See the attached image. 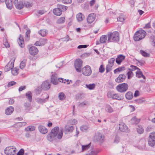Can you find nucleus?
<instances>
[{"label":"nucleus","instance_id":"1","mask_svg":"<svg viewBox=\"0 0 155 155\" xmlns=\"http://www.w3.org/2000/svg\"><path fill=\"white\" fill-rule=\"evenodd\" d=\"M59 128L58 127H56L52 129L51 132L47 136V139L50 142L54 140H56L57 138L58 139H61L62 137L63 132H60L58 135Z\"/></svg>","mask_w":155,"mask_h":155},{"label":"nucleus","instance_id":"2","mask_svg":"<svg viewBox=\"0 0 155 155\" xmlns=\"http://www.w3.org/2000/svg\"><path fill=\"white\" fill-rule=\"evenodd\" d=\"M108 37L107 42H117L119 41V33L117 31L113 32H109L107 34Z\"/></svg>","mask_w":155,"mask_h":155},{"label":"nucleus","instance_id":"3","mask_svg":"<svg viewBox=\"0 0 155 155\" xmlns=\"http://www.w3.org/2000/svg\"><path fill=\"white\" fill-rule=\"evenodd\" d=\"M146 35V31L141 30L136 31L134 35V40L136 41H139L144 38Z\"/></svg>","mask_w":155,"mask_h":155},{"label":"nucleus","instance_id":"4","mask_svg":"<svg viewBox=\"0 0 155 155\" xmlns=\"http://www.w3.org/2000/svg\"><path fill=\"white\" fill-rule=\"evenodd\" d=\"M128 87L129 86L127 84L123 83L118 84L116 87V89L118 92L124 93L127 91Z\"/></svg>","mask_w":155,"mask_h":155},{"label":"nucleus","instance_id":"5","mask_svg":"<svg viewBox=\"0 0 155 155\" xmlns=\"http://www.w3.org/2000/svg\"><path fill=\"white\" fill-rule=\"evenodd\" d=\"M94 140L95 142H99L102 143L104 142L105 140V137L99 132L97 133L94 137Z\"/></svg>","mask_w":155,"mask_h":155},{"label":"nucleus","instance_id":"6","mask_svg":"<svg viewBox=\"0 0 155 155\" xmlns=\"http://www.w3.org/2000/svg\"><path fill=\"white\" fill-rule=\"evenodd\" d=\"M16 150L15 147H8L5 149L4 153L7 155H14L15 153Z\"/></svg>","mask_w":155,"mask_h":155},{"label":"nucleus","instance_id":"7","mask_svg":"<svg viewBox=\"0 0 155 155\" xmlns=\"http://www.w3.org/2000/svg\"><path fill=\"white\" fill-rule=\"evenodd\" d=\"M82 63L83 61L80 59H76L74 61V67L76 71L78 72H80L81 71Z\"/></svg>","mask_w":155,"mask_h":155},{"label":"nucleus","instance_id":"8","mask_svg":"<svg viewBox=\"0 0 155 155\" xmlns=\"http://www.w3.org/2000/svg\"><path fill=\"white\" fill-rule=\"evenodd\" d=\"M81 71L84 75L87 76H90L92 73L91 68L89 65H86L82 69Z\"/></svg>","mask_w":155,"mask_h":155},{"label":"nucleus","instance_id":"9","mask_svg":"<svg viewBox=\"0 0 155 155\" xmlns=\"http://www.w3.org/2000/svg\"><path fill=\"white\" fill-rule=\"evenodd\" d=\"M12 59L7 64L5 67L4 70L5 71H8L13 68L14 66V62L15 59Z\"/></svg>","mask_w":155,"mask_h":155},{"label":"nucleus","instance_id":"10","mask_svg":"<svg viewBox=\"0 0 155 155\" xmlns=\"http://www.w3.org/2000/svg\"><path fill=\"white\" fill-rule=\"evenodd\" d=\"M96 17V15L94 13L89 14L87 18V21L88 24H91L95 20Z\"/></svg>","mask_w":155,"mask_h":155},{"label":"nucleus","instance_id":"11","mask_svg":"<svg viewBox=\"0 0 155 155\" xmlns=\"http://www.w3.org/2000/svg\"><path fill=\"white\" fill-rule=\"evenodd\" d=\"M50 82L48 81H46L43 82L41 85V87L44 90H48L51 87Z\"/></svg>","mask_w":155,"mask_h":155},{"label":"nucleus","instance_id":"12","mask_svg":"<svg viewBox=\"0 0 155 155\" xmlns=\"http://www.w3.org/2000/svg\"><path fill=\"white\" fill-rule=\"evenodd\" d=\"M30 54L32 56L37 54L38 52V48L35 46H32L28 48Z\"/></svg>","mask_w":155,"mask_h":155},{"label":"nucleus","instance_id":"13","mask_svg":"<svg viewBox=\"0 0 155 155\" xmlns=\"http://www.w3.org/2000/svg\"><path fill=\"white\" fill-rule=\"evenodd\" d=\"M60 79L59 78H58L57 74H54L52 75L51 80L53 84L56 85L58 84V81H59Z\"/></svg>","mask_w":155,"mask_h":155},{"label":"nucleus","instance_id":"14","mask_svg":"<svg viewBox=\"0 0 155 155\" xmlns=\"http://www.w3.org/2000/svg\"><path fill=\"white\" fill-rule=\"evenodd\" d=\"M119 129L120 130L124 132H128L129 130L126 124L123 123L119 124Z\"/></svg>","mask_w":155,"mask_h":155},{"label":"nucleus","instance_id":"15","mask_svg":"<svg viewBox=\"0 0 155 155\" xmlns=\"http://www.w3.org/2000/svg\"><path fill=\"white\" fill-rule=\"evenodd\" d=\"M126 78V76L124 74H120L115 79V81L117 83H120L124 81Z\"/></svg>","mask_w":155,"mask_h":155},{"label":"nucleus","instance_id":"16","mask_svg":"<svg viewBox=\"0 0 155 155\" xmlns=\"http://www.w3.org/2000/svg\"><path fill=\"white\" fill-rule=\"evenodd\" d=\"M74 127L68 125H66L64 127V132L66 134H69L71 133L74 130Z\"/></svg>","mask_w":155,"mask_h":155},{"label":"nucleus","instance_id":"17","mask_svg":"<svg viewBox=\"0 0 155 155\" xmlns=\"http://www.w3.org/2000/svg\"><path fill=\"white\" fill-rule=\"evenodd\" d=\"M125 56L122 55L120 54L118 56L116 59V61L118 64H120L121 62L125 59Z\"/></svg>","mask_w":155,"mask_h":155},{"label":"nucleus","instance_id":"18","mask_svg":"<svg viewBox=\"0 0 155 155\" xmlns=\"http://www.w3.org/2000/svg\"><path fill=\"white\" fill-rule=\"evenodd\" d=\"M18 43L19 46L21 48H23L24 47V41L23 36L20 35V37L18 40Z\"/></svg>","mask_w":155,"mask_h":155},{"label":"nucleus","instance_id":"19","mask_svg":"<svg viewBox=\"0 0 155 155\" xmlns=\"http://www.w3.org/2000/svg\"><path fill=\"white\" fill-rule=\"evenodd\" d=\"M38 129L40 132L42 134H45L48 132L47 129L42 125L39 126L38 127Z\"/></svg>","mask_w":155,"mask_h":155},{"label":"nucleus","instance_id":"20","mask_svg":"<svg viewBox=\"0 0 155 155\" xmlns=\"http://www.w3.org/2000/svg\"><path fill=\"white\" fill-rule=\"evenodd\" d=\"M14 110L13 107L10 106L5 110V113L7 115H10L13 112Z\"/></svg>","mask_w":155,"mask_h":155},{"label":"nucleus","instance_id":"21","mask_svg":"<svg viewBox=\"0 0 155 155\" xmlns=\"http://www.w3.org/2000/svg\"><path fill=\"white\" fill-rule=\"evenodd\" d=\"M57 7L58 8L61 12H64L66 11L68 9V7L62 5L61 4H58L57 5Z\"/></svg>","mask_w":155,"mask_h":155},{"label":"nucleus","instance_id":"22","mask_svg":"<svg viewBox=\"0 0 155 155\" xmlns=\"http://www.w3.org/2000/svg\"><path fill=\"white\" fill-rule=\"evenodd\" d=\"M112 97L113 99H116L118 100H120L123 99V96L118 94H113Z\"/></svg>","mask_w":155,"mask_h":155},{"label":"nucleus","instance_id":"23","mask_svg":"<svg viewBox=\"0 0 155 155\" xmlns=\"http://www.w3.org/2000/svg\"><path fill=\"white\" fill-rule=\"evenodd\" d=\"M46 98L45 99H41V98H37L36 99L37 102L38 103H43L46 102L47 99L48 98L49 96L48 94H46Z\"/></svg>","mask_w":155,"mask_h":155},{"label":"nucleus","instance_id":"24","mask_svg":"<svg viewBox=\"0 0 155 155\" xmlns=\"http://www.w3.org/2000/svg\"><path fill=\"white\" fill-rule=\"evenodd\" d=\"M125 97L127 99L131 100L133 97V94L132 92L128 91L125 94Z\"/></svg>","mask_w":155,"mask_h":155},{"label":"nucleus","instance_id":"25","mask_svg":"<svg viewBox=\"0 0 155 155\" xmlns=\"http://www.w3.org/2000/svg\"><path fill=\"white\" fill-rule=\"evenodd\" d=\"M53 12L54 14L57 16H60L62 13L58 7L56 8H54L53 10Z\"/></svg>","mask_w":155,"mask_h":155},{"label":"nucleus","instance_id":"26","mask_svg":"<svg viewBox=\"0 0 155 155\" xmlns=\"http://www.w3.org/2000/svg\"><path fill=\"white\" fill-rule=\"evenodd\" d=\"M136 76L138 78H140L142 77L143 78L145 79V77L143 74L142 72L140 71V70L137 71L136 73Z\"/></svg>","mask_w":155,"mask_h":155},{"label":"nucleus","instance_id":"27","mask_svg":"<svg viewBox=\"0 0 155 155\" xmlns=\"http://www.w3.org/2000/svg\"><path fill=\"white\" fill-rule=\"evenodd\" d=\"M107 35H102L100 38V43L102 44L105 43L107 41Z\"/></svg>","mask_w":155,"mask_h":155},{"label":"nucleus","instance_id":"28","mask_svg":"<svg viewBox=\"0 0 155 155\" xmlns=\"http://www.w3.org/2000/svg\"><path fill=\"white\" fill-rule=\"evenodd\" d=\"M76 18L78 21H81L83 20L84 18V16L82 13H79L77 15Z\"/></svg>","mask_w":155,"mask_h":155},{"label":"nucleus","instance_id":"29","mask_svg":"<svg viewBox=\"0 0 155 155\" xmlns=\"http://www.w3.org/2000/svg\"><path fill=\"white\" fill-rule=\"evenodd\" d=\"M26 97L28 99L29 101L31 102L32 100V94L30 91H28L25 94Z\"/></svg>","mask_w":155,"mask_h":155},{"label":"nucleus","instance_id":"30","mask_svg":"<svg viewBox=\"0 0 155 155\" xmlns=\"http://www.w3.org/2000/svg\"><path fill=\"white\" fill-rule=\"evenodd\" d=\"M24 106L25 110H26L27 112H28L30 110L31 106L30 104L28 102H26L24 104Z\"/></svg>","mask_w":155,"mask_h":155},{"label":"nucleus","instance_id":"31","mask_svg":"<svg viewBox=\"0 0 155 155\" xmlns=\"http://www.w3.org/2000/svg\"><path fill=\"white\" fill-rule=\"evenodd\" d=\"M148 143L150 146L153 147L155 143V140L149 137L148 139Z\"/></svg>","mask_w":155,"mask_h":155},{"label":"nucleus","instance_id":"32","mask_svg":"<svg viewBox=\"0 0 155 155\" xmlns=\"http://www.w3.org/2000/svg\"><path fill=\"white\" fill-rule=\"evenodd\" d=\"M125 67L124 66H122L119 67L114 70V74H116L118 72H120L123 71L125 70Z\"/></svg>","mask_w":155,"mask_h":155},{"label":"nucleus","instance_id":"33","mask_svg":"<svg viewBox=\"0 0 155 155\" xmlns=\"http://www.w3.org/2000/svg\"><path fill=\"white\" fill-rule=\"evenodd\" d=\"M5 3L7 8L9 9H12L13 5L11 1L10 0L7 1L5 2Z\"/></svg>","mask_w":155,"mask_h":155},{"label":"nucleus","instance_id":"34","mask_svg":"<svg viewBox=\"0 0 155 155\" xmlns=\"http://www.w3.org/2000/svg\"><path fill=\"white\" fill-rule=\"evenodd\" d=\"M38 33L41 36L44 37L47 34L48 31L45 29H43L39 31Z\"/></svg>","mask_w":155,"mask_h":155},{"label":"nucleus","instance_id":"35","mask_svg":"<svg viewBox=\"0 0 155 155\" xmlns=\"http://www.w3.org/2000/svg\"><path fill=\"white\" fill-rule=\"evenodd\" d=\"M137 132L139 134H142L144 132V129L141 126H138L137 128Z\"/></svg>","mask_w":155,"mask_h":155},{"label":"nucleus","instance_id":"36","mask_svg":"<svg viewBox=\"0 0 155 155\" xmlns=\"http://www.w3.org/2000/svg\"><path fill=\"white\" fill-rule=\"evenodd\" d=\"M66 95L63 92L59 93L58 94V98L60 100L62 101L65 99Z\"/></svg>","mask_w":155,"mask_h":155},{"label":"nucleus","instance_id":"37","mask_svg":"<svg viewBox=\"0 0 155 155\" xmlns=\"http://www.w3.org/2000/svg\"><path fill=\"white\" fill-rule=\"evenodd\" d=\"M151 45L155 47V36H151L150 38Z\"/></svg>","mask_w":155,"mask_h":155},{"label":"nucleus","instance_id":"38","mask_svg":"<svg viewBox=\"0 0 155 155\" xmlns=\"http://www.w3.org/2000/svg\"><path fill=\"white\" fill-rule=\"evenodd\" d=\"M86 87L89 89V90L94 89L95 87V84H86L85 85Z\"/></svg>","mask_w":155,"mask_h":155},{"label":"nucleus","instance_id":"39","mask_svg":"<svg viewBox=\"0 0 155 155\" xmlns=\"http://www.w3.org/2000/svg\"><path fill=\"white\" fill-rule=\"evenodd\" d=\"M24 5L23 3L21 2H18V4H17L15 5V6L16 8L20 9L23 8Z\"/></svg>","mask_w":155,"mask_h":155},{"label":"nucleus","instance_id":"40","mask_svg":"<svg viewBox=\"0 0 155 155\" xmlns=\"http://www.w3.org/2000/svg\"><path fill=\"white\" fill-rule=\"evenodd\" d=\"M35 130V127L33 126H30L27 127L25 128V130L26 131H32Z\"/></svg>","mask_w":155,"mask_h":155},{"label":"nucleus","instance_id":"41","mask_svg":"<svg viewBox=\"0 0 155 155\" xmlns=\"http://www.w3.org/2000/svg\"><path fill=\"white\" fill-rule=\"evenodd\" d=\"M91 143H89L87 145H82V151H83L85 150H88L90 147Z\"/></svg>","mask_w":155,"mask_h":155},{"label":"nucleus","instance_id":"42","mask_svg":"<svg viewBox=\"0 0 155 155\" xmlns=\"http://www.w3.org/2000/svg\"><path fill=\"white\" fill-rule=\"evenodd\" d=\"M12 74L14 76L17 75L18 74V69L16 68H12Z\"/></svg>","mask_w":155,"mask_h":155},{"label":"nucleus","instance_id":"43","mask_svg":"<svg viewBox=\"0 0 155 155\" xmlns=\"http://www.w3.org/2000/svg\"><path fill=\"white\" fill-rule=\"evenodd\" d=\"M65 21L64 17H61L57 21V23L58 24H61L64 23Z\"/></svg>","mask_w":155,"mask_h":155},{"label":"nucleus","instance_id":"44","mask_svg":"<svg viewBox=\"0 0 155 155\" xmlns=\"http://www.w3.org/2000/svg\"><path fill=\"white\" fill-rule=\"evenodd\" d=\"M3 44L6 48H8L9 47V44L8 43L7 40L6 38H3Z\"/></svg>","mask_w":155,"mask_h":155},{"label":"nucleus","instance_id":"45","mask_svg":"<svg viewBox=\"0 0 155 155\" xmlns=\"http://www.w3.org/2000/svg\"><path fill=\"white\" fill-rule=\"evenodd\" d=\"M115 59L113 58H111L108 60V64L113 66L114 64Z\"/></svg>","mask_w":155,"mask_h":155},{"label":"nucleus","instance_id":"46","mask_svg":"<svg viewBox=\"0 0 155 155\" xmlns=\"http://www.w3.org/2000/svg\"><path fill=\"white\" fill-rule=\"evenodd\" d=\"M113 66L108 65H107L106 67V73L107 74L110 72L112 70V67Z\"/></svg>","mask_w":155,"mask_h":155},{"label":"nucleus","instance_id":"47","mask_svg":"<svg viewBox=\"0 0 155 155\" xmlns=\"http://www.w3.org/2000/svg\"><path fill=\"white\" fill-rule=\"evenodd\" d=\"M140 53L144 57H149L150 56V54L147 53L145 51L143 50H140Z\"/></svg>","mask_w":155,"mask_h":155},{"label":"nucleus","instance_id":"48","mask_svg":"<svg viewBox=\"0 0 155 155\" xmlns=\"http://www.w3.org/2000/svg\"><path fill=\"white\" fill-rule=\"evenodd\" d=\"M26 60H24L20 63V68L22 69L24 68L26 65Z\"/></svg>","mask_w":155,"mask_h":155},{"label":"nucleus","instance_id":"49","mask_svg":"<svg viewBox=\"0 0 155 155\" xmlns=\"http://www.w3.org/2000/svg\"><path fill=\"white\" fill-rule=\"evenodd\" d=\"M128 79H130L133 75V73L132 71H130L127 73Z\"/></svg>","mask_w":155,"mask_h":155},{"label":"nucleus","instance_id":"50","mask_svg":"<svg viewBox=\"0 0 155 155\" xmlns=\"http://www.w3.org/2000/svg\"><path fill=\"white\" fill-rule=\"evenodd\" d=\"M88 128V127L86 125H83L80 127L81 130L82 131H85Z\"/></svg>","mask_w":155,"mask_h":155},{"label":"nucleus","instance_id":"51","mask_svg":"<svg viewBox=\"0 0 155 155\" xmlns=\"http://www.w3.org/2000/svg\"><path fill=\"white\" fill-rule=\"evenodd\" d=\"M104 71L105 68L104 65L103 64H101L99 68V72L101 73H103Z\"/></svg>","mask_w":155,"mask_h":155},{"label":"nucleus","instance_id":"52","mask_svg":"<svg viewBox=\"0 0 155 155\" xmlns=\"http://www.w3.org/2000/svg\"><path fill=\"white\" fill-rule=\"evenodd\" d=\"M107 110L109 113H112L113 112L112 108L110 105H107L106 107Z\"/></svg>","mask_w":155,"mask_h":155},{"label":"nucleus","instance_id":"53","mask_svg":"<svg viewBox=\"0 0 155 155\" xmlns=\"http://www.w3.org/2000/svg\"><path fill=\"white\" fill-rule=\"evenodd\" d=\"M143 98H139L134 100L135 102L137 103L138 104H141L144 101V100H143Z\"/></svg>","mask_w":155,"mask_h":155},{"label":"nucleus","instance_id":"54","mask_svg":"<svg viewBox=\"0 0 155 155\" xmlns=\"http://www.w3.org/2000/svg\"><path fill=\"white\" fill-rule=\"evenodd\" d=\"M97 152L96 151L92 150L90 152L86 154V155H97Z\"/></svg>","mask_w":155,"mask_h":155},{"label":"nucleus","instance_id":"55","mask_svg":"<svg viewBox=\"0 0 155 155\" xmlns=\"http://www.w3.org/2000/svg\"><path fill=\"white\" fill-rule=\"evenodd\" d=\"M120 138L117 135H116L114 140V143H117L119 142Z\"/></svg>","mask_w":155,"mask_h":155},{"label":"nucleus","instance_id":"56","mask_svg":"<svg viewBox=\"0 0 155 155\" xmlns=\"http://www.w3.org/2000/svg\"><path fill=\"white\" fill-rule=\"evenodd\" d=\"M130 67L132 68L131 69L129 68L128 70L129 71H133L136 69H138V70H140V69H139L136 66H134L133 65H131L130 66Z\"/></svg>","mask_w":155,"mask_h":155},{"label":"nucleus","instance_id":"57","mask_svg":"<svg viewBox=\"0 0 155 155\" xmlns=\"http://www.w3.org/2000/svg\"><path fill=\"white\" fill-rule=\"evenodd\" d=\"M136 61H137V62L136 63V64H137V65H138V63L139 64L140 66H142L145 63V61L143 60L139 61L138 60H136Z\"/></svg>","mask_w":155,"mask_h":155},{"label":"nucleus","instance_id":"58","mask_svg":"<svg viewBox=\"0 0 155 155\" xmlns=\"http://www.w3.org/2000/svg\"><path fill=\"white\" fill-rule=\"evenodd\" d=\"M42 46L44 45L46 43L47 39H41L40 40Z\"/></svg>","mask_w":155,"mask_h":155},{"label":"nucleus","instance_id":"59","mask_svg":"<svg viewBox=\"0 0 155 155\" xmlns=\"http://www.w3.org/2000/svg\"><path fill=\"white\" fill-rule=\"evenodd\" d=\"M89 46V45H79L78 47V48L81 49L82 48H87L88 46Z\"/></svg>","mask_w":155,"mask_h":155},{"label":"nucleus","instance_id":"60","mask_svg":"<svg viewBox=\"0 0 155 155\" xmlns=\"http://www.w3.org/2000/svg\"><path fill=\"white\" fill-rule=\"evenodd\" d=\"M84 8L85 10H88L89 9V3L88 2H85L84 5Z\"/></svg>","mask_w":155,"mask_h":155},{"label":"nucleus","instance_id":"61","mask_svg":"<svg viewBox=\"0 0 155 155\" xmlns=\"http://www.w3.org/2000/svg\"><path fill=\"white\" fill-rule=\"evenodd\" d=\"M16 82L14 81H12L9 82L8 84V87H10L11 86H12L15 84H16Z\"/></svg>","mask_w":155,"mask_h":155},{"label":"nucleus","instance_id":"62","mask_svg":"<svg viewBox=\"0 0 155 155\" xmlns=\"http://www.w3.org/2000/svg\"><path fill=\"white\" fill-rule=\"evenodd\" d=\"M24 153V150L23 149H21L18 152L16 155H23Z\"/></svg>","mask_w":155,"mask_h":155},{"label":"nucleus","instance_id":"63","mask_svg":"<svg viewBox=\"0 0 155 155\" xmlns=\"http://www.w3.org/2000/svg\"><path fill=\"white\" fill-rule=\"evenodd\" d=\"M149 137L155 140V132L150 133L149 136Z\"/></svg>","mask_w":155,"mask_h":155},{"label":"nucleus","instance_id":"64","mask_svg":"<svg viewBox=\"0 0 155 155\" xmlns=\"http://www.w3.org/2000/svg\"><path fill=\"white\" fill-rule=\"evenodd\" d=\"M80 82L81 81L79 80H78L76 81L75 83L73 84V86L74 87H77L80 84Z\"/></svg>","mask_w":155,"mask_h":155}]
</instances>
